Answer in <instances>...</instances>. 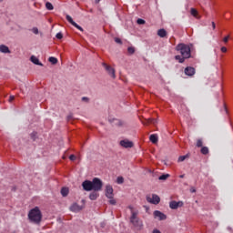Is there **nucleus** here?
I'll return each instance as SVG.
<instances>
[{"instance_id":"f257e3e1","label":"nucleus","mask_w":233,"mask_h":233,"mask_svg":"<svg viewBox=\"0 0 233 233\" xmlns=\"http://www.w3.org/2000/svg\"><path fill=\"white\" fill-rule=\"evenodd\" d=\"M82 187L86 192H90L92 190H95V192H99L103 189V181H101V179L98 177H95L92 181L85 180L82 183Z\"/></svg>"},{"instance_id":"f03ea898","label":"nucleus","mask_w":233,"mask_h":233,"mask_svg":"<svg viewBox=\"0 0 233 233\" xmlns=\"http://www.w3.org/2000/svg\"><path fill=\"white\" fill-rule=\"evenodd\" d=\"M129 210H131L130 223H132L133 227L136 230H143L144 225L143 220L139 219L137 216L139 215V211L134 209V207L129 206Z\"/></svg>"},{"instance_id":"7ed1b4c3","label":"nucleus","mask_w":233,"mask_h":233,"mask_svg":"<svg viewBox=\"0 0 233 233\" xmlns=\"http://www.w3.org/2000/svg\"><path fill=\"white\" fill-rule=\"evenodd\" d=\"M28 218L32 223L39 225V223H41V219H43V215L41 214V210H39V208H35L31 209L28 213Z\"/></svg>"},{"instance_id":"20e7f679","label":"nucleus","mask_w":233,"mask_h":233,"mask_svg":"<svg viewBox=\"0 0 233 233\" xmlns=\"http://www.w3.org/2000/svg\"><path fill=\"white\" fill-rule=\"evenodd\" d=\"M177 52H179L182 57H186V59L190 58V46L185 44H178L176 46Z\"/></svg>"},{"instance_id":"39448f33","label":"nucleus","mask_w":233,"mask_h":233,"mask_svg":"<svg viewBox=\"0 0 233 233\" xmlns=\"http://www.w3.org/2000/svg\"><path fill=\"white\" fill-rule=\"evenodd\" d=\"M147 203H151L152 205H159L161 198L159 196L153 194L152 196H147Z\"/></svg>"},{"instance_id":"423d86ee","label":"nucleus","mask_w":233,"mask_h":233,"mask_svg":"<svg viewBox=\"0 0 233 233\" xmlns=\"http://www.w3.org/2000/svg\"><path fill=\"white\" fill-rule=\"evenodd\" d=\"M102 66L107 72L108 76H110V77H112L113 79H116V69L108 66L106 63H103Z\"/></svg>"},{"instance_id":"0eeeda50","label":"nucleus","mask_w":233,"mask_h":233,"mask_svg":"<svg viewBox=\"0 0 233 233\" xmlns=\"http://www.w3.org/2000/svg\"><path fill=\"white\" fill-rule=\"evenodd\" d=\"M153 216L155 219H158L159 221H165L167 219V215L159 210L154 211Z\"/></svg>"},{"instance_id":"6e6552de","label":"nucleus","mask_w":233,"mask_h":233,"mask_svg":"<svg viewBox=\"0 0 233 233\" xmlns=\"http://www.w3.org/2000/svg\"><path fill=\"white\" fill-rule=\"evenodd\" d=\"M119 145L123 148H132L134 147V142H132L128 139H124L119 142Z\"/></svg>"},{"instance_id":"1a4fd4ad","label":"nucleus","mask_w":233,"mask_h":233,"mask_svg":"<svg viewBox=\"0 0 233 233\" xmlns=\"http://www.w3.org/2000/svg\"><path fill=\"white\" fill-rule=\"evenodd\" d=\"M66 21H68V23H70V25L75 26V28H77V30H80V32H83V27H81L79 25H77V23H76L74 21V19H72V16H70V15H66Z\"/></svg>"},{"instance_id":"9d476101","label":"nucleus","mask_w":233,"mask_h":233,"mask_svg":"<svg viewBox=\"0 0 233 233\" xmlns=\"http://www.w3.org/2000/svg\"><path fill=\"white\" fill-rule=\"evenodd\" d=\"M106 196L108 199H112L114 198V187L111 185L106 186Z\"/></svg>"},{"instance_id":"9b49d317","label":"nucleus","mask_w":233,"mask_h":233,"mask_svg":"<svg viewBox=\"0 0 233 233\" xmlns=\"http://www.w3.org/2000/svg\"><path fill=\"white\" fill-rule=\"evenodd\" d=\"M179 207H183V201H171L169 203V208H172V210H176L179 208Z\"/></svg>"},{"instance_id":"f8f14e48","label":"nucleus","mask_w":233,"mask_h":233,"mask_svg":"<svg viewBox=\"0 0 233 233\" xmlns=\"http://www.w3.org/2000/svg\"><path fill=\"white\" fill-rule=\"evenodd\" d=\"M186 76H188L189 77H192L196 74V69L192 66H187L184 70Z\"/></svg>"},{"instance_id":"ddd939ff","label":"nucleus","mask_w":233,"mask_h":233,"mask_svg":"<svg viewBox=\"0 0 233 233\" xmlns=\"http://www.w3.org/2000/svg\"><path fill=\"white\" fill-rule=\"evenodd\" d=\"M83 208H84V207L83 206H79V204H77V203H74L70 207L71 212H81V210H83Z\"/></svg>"},{"instance_id":"4468645a","label":"nucleus","mask_w":233,"mask_h":233,"mask_svg":"<svg viewBox=\"0 0 233 233\" xmlns=\"http://www.w3.org/2000/svg\"><path fill=\"white\" fill-rule=\"evenodd\" d=\"M31 63H34V65H37L38 66H43V63L39 62V58H37L35 56H32L30 57Z\"/></svg>"},{"instance_id":"2eb2a0df","label":"nucleus","mask_w":233,"mask_h":233,"mask_svg":"<svg viewBox=\"0 0 233 233\" xmlns=\"http://www.w3.org/2000/svg\"><path fill=\"white\" fill-rule=\"evenodd\" d=\"M97 198H99V193L96 190H93V192L89 194V199H91V201H96Z\"/></svg>"},{"instance_id":"dca6fc26","label":"nucleus","mask_w":233,"mask_h":233,"mask_svg":"<svg viewBox=\"0 0 233 233\" xmlns=\"http://www.w3.org/2000/svg\"><path fill=\"white\" fill-rule=\"evenodd\" d=\"M0 52H2V54H10V49L8 48V46H6L5 45H1Z\"/></svg>"},{"instance_id":"f3484780","label":"nucleus","mask_w":233,"mask_h":233,"mask_svg":"<svg viewBox=\"0 0 233 233\" xmlns=\"http://www.w3.org/2000/svg\"><path fill=\"white\" fill-rule=\"evenodd\" d=\"M190 14H191V15H193V17H196V19L200 18L198 13V10H196V8H191L190 9Z\"/></svg>"},{"instance_id":"a211bd4d","label":"nucleus","mask_w":233,"mask_h":233,"mask_svg":"<svg viewBox=\"0 0 233 233\" xmlns=\"http://www.w3.org/2000/svg\"><path fill=\"white\" fill-rule=\"evenodd\" d=\"M157 36L158 37H167V30L165 29H159L157 31Z\"/></svg>"},{"instance_id":"6ab92c4d","label":"nucleus","mask_w":233,"mask_h":233,"mask_svg":"<svg viewBox=\"0 0 233 233\" xmlns=\"http://www.w3.org/2000/svg\"><path fill=\"white\" fill-rule=\"evenodd\" d=\"M175 59L178 61V63H185V60L187 59L185 56H181L179 55L175 56Z\"/></svg>"},{"instance_id":"aec40b11","label":"nucleus","mask_w":233,"mask_h":233,"mask_svg":"<svg viewBox=\"0 0 233 233\" xmlns=\"http://www.w3.org/2000/svg\"><path fill=\"white\" fill-rule=\"evenodd\" d=\"M68 187H63L61 189V195L63 196V198H66V196H68Z\"/></svg>"},{"instance_id":"412c9836","label":"nucleus","mask_w":233,"mask_h":233,"mask_svg":"<svg viewBox=\"0 0 233 233\" xmlns=\"http://www.w3.org/2000/svg\"><path fill=\"white\" fill-rule=\"evenodd\" d=\"M168 177H170V175L169 174H165V175H161L158 179L160 181H167V179H168Z\"/></svg>"},{"instance_id":"4be33fe9","label":"nucleus","mask_w":233,"mask_h":233,"mask_svg":"<svg viewBox=\"0 0 233 233\" xmlns=\"http://www.w3.org/2000/svg\"><path fill=\"white\" fill-rule=\"evenodd\" d=\"M48 61L51 65H57V58L54 57V56H50L48 58Z\"/></svg>"},{"instance_id":"5701e85b","label":"nucleus","mask_w":233,"mask_h":233,"mask_svg":"<svg viewBox=\"0 0 233 233\" xmlns=\"http://www.w3.org/2000/svg\"><path fill=\"white\" fill-rule=\"evenodd\" d=\"M149 139L151 141V143H154L156 145V143H157V135H151L149 137Z\"/></svg>"},{"instance_id":"b1692460","label":"nucleus","mask_w":233,"mask_h":233,"mask_svg":"<svg viewBox=\"0 0 233 233\" xmlns=\"http://www.w3.org/2000/svg\"><path fill=\"white\" fill-rule=\"evenodd\" d=\"M200 152H201V154H203L204 156H207V154H208V152H209L208 147H202Z\"/></svg>"},{"instance_id":"393cba45","label":"nucleus","mask_w":233,"mask_h":233,"mask_svg":"<svg viewBox=\"0 0 233 233\" xmlns=\"http://www.w3.org/2000/svg\"><path fill=\"white\" fill-rule=\"evenodd\" d=\"M188 157V155H185V156H180L177 159L178 163H183V161H185V159H187Z\"/></svg>"},{"instance_id":"a878e982","label":"nucleus","mask_w":233,"mask_h":233,"mask_svg":"<svg viewBox=\"0 0 233 233\" xmlns=\"http://www.w3.org/2000/svg\"><path fill=\"white\" fill-rule=\"evenodd\" d=\"M116 183H117L118 185H123V183H125V178H124L123 177H118L116 178Z\"/></svg>"},{"instance_id":"bb28decb","label":"nucleus","mask_w":233,"mask_h":233,"mask_svg":"<svg viewBox=\"0 0 233 233\" xmlns=\"http://www.w3.org/2000/svg\"><path fill=\"white\" fill-rule=\"evenodd\" d=\"M46 8L47 10H54V5H52V3L47 2V3L46 4Z\"/></svg>"},{"instance_id":"cd10ccee","label":"nucleus","mask_w":233,"mask_h":233,"mask_svg":"<svg viewBox=\"0 0 233 233\" xmlns=\"http://www.w3.org/2000/svg\"><path fill=\"white\" fill-rule=\"evenodd\" d=\"M114 125H116L117 127H122L123 126V122H121V120L115 119L114 120Z\"/></svg>"},{"instance_id":"c85d7f7f","label":"nucleus","mask_w":233,"mask_h":233,"mask_svg":"<svg viewBox=\"0 0 233 233\" xmlns=\"http://www.w3.org/2000/svg\"><path fill=\"white\" fill-rule=\"evenodd\" d=\"M197 147L199 148V147H203V140L202 139H198V141H197Z\"/></svg>"},{"instance_id":"c756f323","label":"nucleus","mask_w":233,"mask_h":233,"mask_svg":"<svg viewBox=\"0 0 233 233\" xmlns=\"http://www.w3.org/2000/svg\"><path fill=\"white\" fill-rule=\"evenodd\" d=\"M116 203H117V201H116V198H114V197L112 198H109L110 205H116Z\"/></svg>"},{"instance_id":"7c9ffc66","label":"nucleus","mask_w":233,"mask_h":233,"mask_svg":"<svg viewBox=\"0 0 233 233\" xmlns=\"http://www.w3.org/2000/svg\"><path fill=\"white\" fill-rule=\"evenodd\" d=\"M32 32L37 35V34H39V29L37 27H33Z\"/></svg>"},{"instance_id":"2f4dec72","label":"nucleus","mask_w":233,"mask_h":233,"mask_svg":"<svg viewBox=\"0 0 233 233\" xmlns=\"http://www.w3.org/2000/svg\"><path fill=\"white\" fill-rule=\"evenodd\" d=\"M127 52L128 54H134V52H136V49L134 47H128Z\"/></svg>"},{"instance_id":"473e14b6","label":"nucleus","mask_w":233,"mask_h":233,"mask_svg":"<svg viewBox=\"0 0 233 233\" xmlns=\"http://www.w3.org/2000/svg\"><path fill=\"white\" fill-rule=\"evenodd\" d=\"M137 23V25H145V20L141 19V18H138Z\"/></svg>"},{"instance_id":"72a5a7b5","label":"nucleus","mask_w":233,"mask_h":233,"mask_svg":"<svg viewBox=\"0 0 233 233\" xmlns=\"http://www.w3.org/2000/svg\"><path fill=\"white\" fill-rule=\"evenodd\" d=\"M82 101H84L85 103H88L90 101V98L86 96H83Z\"/></svg>"},{"instance_id":"f704fd0d","label":"nucleus","mask_w":233,"mask_h":233,"mask_svg":"<svg viewBox=\"0 0 233 233\" xmlns=\"http://www.w3.org/2000/svg\"><path fill=\"white\" fill-rule=\"evenodd\" d=\"M56 37V39H61L63 37V34L62 33H57Z\"/></svg>"},{"instance_id":"c9c22d12","label":"nucleus","mask_w":233,"mask_h":233,"mask_svg":"<svg viewBox=\"0 0 233 233\" xmlns=\"http://www.w3.org/2000/svg\"><path fill=\"white\" fill-rule=\"evenodd\" d=\"M228 39H230V35L225 36L223 38L224 43H228Z\"/></svg>"},{"instance_id":"e433bc0d","label":"nucleus","mask_w":233,"mask_h":233,"mask_svg":"<svg viewBox=\"0 0 233 233\" xmlns=\"http://www.w3.org/2000/svg\"><path fill=\"white\" fill-rule=\"evenodd\" d=\"M69 159H70V161H76V157L75 155H71V156L69 157Z\"/></svg>"},{"instance_id":"4c0bfd02","label":"nucleus","mask_w":233,"mask_h":233,"mask_svg":"<svg viewBox=\"0 0 233 233\" xmlns=\"http://www.w3.org/2000/svg\"><path fill=\"white\" fill-rule=\"evenodd\" d=\"M115 42L116 43H117L118 45H121V38H118V37H116V38H115Z\"/></svg>"},{"instance_id":"58836bf2","label":"nucleus","mask_w":233,"mask_h":233,"mask_svg":"<svg viewBox=\"0 0 233 233\" xmlns=\"http://www.w3.org/2000/svg\"><path fill=\"white\" fill-rule=\"evenodd\" d=\"M220 50H221V52H223V54L227 53V47H225V46H222L220 48Z\"/></svg>"},{"instance_id":"ea45409f","label":"nucleus","mask_w":233,"mask_h":233,"mask_svg":"<svg viewBox=\"0 0 233 233\" xmlns=\"http://www.w3.org/2000/svg\"><path fill=\"white\" fill-rule=\"evenodd\" d=\"M15 99V96H11L9 97V103H12V101H14Z\"/></svg>"},{"instance_id":"a19ab883","label":"nucleus","mask_w":233,"mask_h":233,"mask_svg":"<svg viewBox=\"0 0 233 233\" xmlns=\"http://www.w3.org/2000/svg\"><path fill=\"white\" fill-rule=\"evenodd\" d=\"M211 25H212L213 30H216V23L212 22Z\"/></svg>"},{"instance_id":"79ce46f5","label":"nucleus","mask_w":233,"mask_h":233,"mask_svg":"<svg viewBox=\"0 0 233 233\" xmlns=\"http://www.w3.org/2000/svg\"><path fill=\"white\" fill-rule=\"evenodd\" d=\"M72 119V115L67 116V121H70Z\"/></svg>"},{"instance_id":"37998d69","label":"nucleus","mask_w":233,"mask_h":233,"mask_svg":"<svg viewBox=\"0 0 233 233\" xmlns=\"http://www.w3.org/2000/svg\"><path fill=\"white\" fill-rule=\"evenodd\" d=\"M190 192H192V193L196 192V188L191 187V188H190Z\"/></svg>"},{"instance_id":"c03bdc74","label":"nucleus","mask_w":233,"mask_h":233,"mask_svg":"<svg viewBox=\"0 0 233 233\" xmlns=\"http://www.w3.org/2000/svg\"><path fill=\"white\" fill-rule=\"evenodd\" d=\"M149 123H156V120L155 119H150Z\"/></svg>"},{"instance_id":"a18cd8bd","label":"nucleus","mask_w":233,"mask_h":233,"mask_svg":"<svg viewBox=\"0 0 233 233\" xmlns=\"http://www.w3.org/2000/svg\"><path fill=\"white\" fill-rule=\"evenodd\" d=\"M179 177L183 179V177H185V175H180Z\"/></svg>"},{"instance_id":"49530a36","label":"nucleus","mask_w":233,"mask_h":233,"mask_svg":"<svg viewBox=\"0 0 233 233\" xmlns=\"http://www.w3.org/2000/svg\"><path fill=\"white\" fill-rule=\"evenodd\" d=\"M224 108L226 110V113H228V111L227 110V106H224Z\"/></svg>"},{"instance_id":"de8ad7c7","label":"nucleus","mask_w":233,"mask_h":233,"mask_svg":"<svg viewBox=\"0 0 233 233\" xmlns=\"http://www.w3.org/2000/svg\"><path fill=\"white\" fill-rule=\"evenodd\" d=\"M99 1H101V0H95L96 3H99Z\"/></svg>"}]
</instances>
